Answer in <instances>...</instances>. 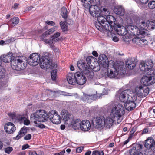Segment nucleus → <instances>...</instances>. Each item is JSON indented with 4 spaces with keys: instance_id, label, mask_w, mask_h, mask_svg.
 Instances as JSON below:
<instances>
[{
    "instance_id": "obj_1",
    "label": "nucleus",
    "mask_w": 155,
    "mask_h": 155,
    "mask_svg": "<svg viewBox=\"0 0 155 155\" xmlns=\"http://www.w3.org/2000/svg\"><path fill=\"white\" fill-rule=\"evenodd\" d=\"M140 22L139 23H137V26L127 23V24H125V27L124 26L118 27L116 31L118 35L123 36V38L124 41L128 42L130 40V39L132 38V36L140 35H144L147 34V30L142 26L144 28H147L149 30L155 28V20H149L146 22L144 21Z\"/></svg>"
},
{
    "instance_id": "obj_2",
    "label": "nucleus",
    "mask_w": 155,
    "mask_h": 155,
    "mask_svg": "<svg viewBox=\"0 0 155 155\" xmlns=\"http://www.w3.org/2000/svg\"><path fill=\"white\" fill-rule=\"evenodd\" d=\"M108 110L110 113L109 116L106 118L97 117L93 122L96 128L109 129L113 126L116 120L121 121V117L125 113L124 108L121 104H117L114 106L110 105Z\"/></svg>"
},
{
    "instance_id": "obj_3",
    "label": "nucleus",
    "mask_w": 155,
    "mask_h": 155,
    "mask_svg": "<svg viewBox=\"0 0 155 155\" xmlns=\"http://www.w3.org/2000/svg\"><path fill=\"white\" fill-rule=\"evenodd\" d=\"M31 119L35 124L38 121L45 122L49 118L53 124H58L61 122V117L55 110H51L47 114L44 110H39L31 114Z\"/></svg>"
},
{
    "instance_id": "obj_4",
    "label": "nucleus",
    "mask_w": 155,
    "mask_h": 155,
    "mask_svg": "<svg viewBox=\"0 0 155 155\" xmlns=\"http://www.w3.org/2000/svg\"><path fill=\"white\" fill-rule=\"evenodd\" d=\"M153 63L151 60L146 62L141 61L139 65L140 70L148 75L144 76L141 79V82L144 85L148 86L155 83V71L152 68Z\"/></svg>"
},
{
    "instance_id": "obj_5",
    "label": "nucleus",
    "mask_w": 155,
    "mask_h": 155,
    "mask_svg": "<svg viewBox=\"0 0 155 155\" xmlns=\"http://www.w3.org/2000/svg\"><path fill=\"white\" fill-rule=\"evenodd\" d=\"M119 99L121 102L124 103V109L128 111L134 110L136 106L135 101L137 99V96L134 93L130 90H125L121 92L119 94ZM120 104V103H119Z\"/></svg>"
},
{
    "instance_id": "obj_6",
    "label": "nucleus",
    "mask_w": 155,
    "mask_h": 155,
    "mask_svg": "<svg viewBox=\"0 0 155 155\" xmlns=\"http://www.w3.org/2000/svg\"><path fill=\"white\" fill-rule=\"evenodd\" d=\"M105 68L107 70V75L110 78H115L118 75L120 77L126 73V67L124 63L119 61L115 63L113 61H110L109 67Z\"/></svg>"
},
{
    "instance_id": "obj_7",
    "label": "nucleus",
    "mask_w": 155,
    "mask_h": 155,
    "mask_svg": "<svg viewBox=\"0 0 155 155\" xmlns=\"http://www.w3.org/2000/svg\"><path fill=\"white\" fill-rule=\"evenodd\" d=\"M93 57L91 56L87 57V64L83 60H80L77 62V66L79 70L83 71L84 73L90 78H92L94 75L93 71H97L100 69L99 67H98L96 70L95 69V67L91 64V59Z\"/></svg>"
},
{
    "instance_id": "obj_8",
    "label": "nucleus",
    "mask_w": 155,
    "mask_h": 155,
    "mask_svg": "<svg viewBox=\"0 0 155 155\" xmlns=\"http://www.w3.org/2000/svg\"><path fill=\"white\" fill-rule=\"evenodd\" d=\"M25 61V57L16 58L14 59H13V61L11 62V67L13 69L17 71L23 70L27 66Z\"/></svg>"
},
{
    "instance_id": "obj_9",
    "label": "nucleus",
    "mask_w": 155,
    "mask_h": 155,
    "mask_svg": "<svg viewBox=\"0 0 155 155\" xmlns=\"http://www.w3.org/2000/svg\"><path fill=\"white\" fill-rule=\"evenodd\" d=\"M107 10L106 8H103V12H101V14L97 16V22L95 23V26L97 29L100 31L102 32L103 31L104 28V25L106 23V13Z\"/></svg>"
},
{
    "instance_id": "obj_10",
    "label": "nucleus",
    "mask_w": 155,
    "mask_h": 155,
    "mask_svg": "<svg viewBox=\"0 0 155 155\" xmlns=\"http://www.w3.org/2000/svg\"><path fill=\"white\" fill-rule=\"evenodd\" d=\"M40 55L39 54H31L28 61V64L31 66H35L37 65L40 61Z\"/></svg>"
},
{
    "instance_id": "obj_11",
    "label": "nucleus",
    "mask_w": 155,
    "mask_h": 155,
    "mask_svg": "<svg viewBox=\"0 0 155 155\" xmlns=\"http://www.w3.org/2000/svg\"><path fill=\"white\" fill-rule=\"evenodd\" d=\"M51 62L50 58L48 56H43L40 59V67L42 69H48L50 67Z\"/></svg>"
},
{
    "instance_id": "obj_12",
    "label": "nucleus",
    "mask_w": 155,
    "mask_h": 155,
    "mask_svg": "<svg viewBox=\"0 0 155 155\" xmlns=\"http://www.w3.org/2000/svg\"><path fill=\"white\" fill-rule=\"evenodd\" d=\"M116 19L112 15H109L106 17V23L104 25V29L107 31H110L111 29L112 24L113 23L115 24Z\"/></svg>"
},
{
    "instance_id": "obj_13",
    "label": "nucleus",
    "mask_w": 155,
    "mask_h": 155,
    "mask_svg": "<svg viewBox=\"0 0 155 155\" xmlns=\"http://www.w3.org/2000/svg\"><path fill=\"white\" fill-rule=\"evenodd\" d=\"M99 64L104 68H108L110 65V61H108L107 56L104 54L99 55L98 58Z\"/></svg>"
},
{
    "instance_id": "obj_14",
    "label": "nucleus",
    "mask_w": 155,
    "mask_h": 155,
    "mask_svg": "<svg viewBox=\"0 0 155 155\" xmlns=\"http://www.w3.org/2000/svg\"><path fill=\"white\" fill-rule=\"evenodd\" d=\"M75 78L76 79V84L80 85H83L86 81V78L82 74L79 72L75 73Z\"/></svg>"
},
{
    "instance_id": "obj_15",
    "label": "nucleus",
    "mask_w": 155,
    "mask_h": 155,
    "mask_svg": "<svg viewBox=\"0 0 155 155\" xmlns=\"http://www.w3.org/2000/svg\"><path fill=\"white\" fill-rule=\"evenodd\" d=\"M89 12L92 16L94 17H96L101 14V12H102V11L97 5H91L89 8Z\"/></svg>"
},
{
    "instance_id": "obj_16",
    "label": "nucleus",
    "mask_w": 155,
    "mask_h": 155,
    "mask_svg": "<svg viewBox=\"0 0 155 155\" xmlns=\"http://www.w3.org/2000/svg\"><path fill=\"white\" fill-rule=\"evenodd\" d=\"M91 128V124L89 120H86L81 121L80 128L82 131H88L90 130Z\"/></svg>"
},
{
    "instance_id": "obj_17",
    "label": "nucleus",
    "mask_w": 155,
    "mask_h": 155,
    "mask_svg": "<svg viewBox=\"0 0 155 155\" xmlns=\"http://www.w3.org/2000/svg\"><path fill=\"white\" fill-rule=\"evenodd\" d=\"M132 42L140 47L145 46L148 45L147 41L145 39L139 37H135L132 39Z\"/></svg>"
},
{
    "instance_id": "obj_18",
    "label": "nucleus",
    "mask_w": 155,
    "mask_h": 155,
    "mask_svg": "<svg viewBox=\"0 0 155 155\" xmlns=\"http://www.w3.org/2000/svg\"><path fill=\"white\" fill-rule=\"evenodd\" d=\"M144 146L148 149H151L155 152L154 140L151 137H148L146 140Z\"/></svg>"
},
{
    "instance_id": "obj_19",
    "label": "nucleus",
    "mask_w": 155,
    "mask_h": 155,
    "mask_svg": "<svg viewBox=\"0 0 155 155\" xmlns=\"http://www.w3.org/2000/svg\"><path fill=\"white\" fill-rule=\"evenodd\" d=\"M5 130L6 132L9 134L13 133L16 130V127L12 123L9 122L5 125Z\"/></svg>"
},
{
    "instance_id": "obj_20",
    "label": "nucleus",
    "mask_w": 155,
    "mask_h": 155,
    "mask_svg": "<svg viewBox=\"0 0 155 155\" xmlns=\"http://www.w3.org/2000/svg\"><path fill=\"white\" fill-rule=\"evenodd\" d=\"M61 115L63 118V120L65 123L70 124V122L71 120L70 117V114L67 111L65 110H63L61 112Z\"/></svg>"
},
{
    "instance_id": "obj_21",
    "label": "nucleus",
    "mask_w": 155,
    "mask_h": 155,
    "mask_svg": "<svg viewBox=\"0 0 155 155\" xmlns=\"http://www.w3.org/2000/svg\"><path fill=\"white\" fill-rule=\"evenodd\" d=\"M13 56L12 52H9L6 54L2 55L0 57V59L3 62L8 63L13 61Z\"/></svg>"
},
{
    "instance_id": "obj_22",
    "label": "nucleus",
    "mask_w": 155,
    "mask_h": 155,
    "mask_svg": "<svg viewBox=\"0 0 155 155\" xmlns=\"http://www.w3.org/2000/svg\"><path fill=\"white\" fill-rule=\"evenodd\" d=\"M98 98L96 94L88 95L86 94H84L82 97V100L87 102H90V100H94Z\"/></svg>"
},
{
    "instance_id": "obj_23",
    "label": "nucleus",
    "mask_w": 155,
    "mask_h": 155,
    "mask_svg": "<svg viewBox=\"0 0 155 155\" xmlns=\"http://www.w3.org/2000/svg\"><path fill=\"white\" fill-rule=\"evenodd\" d=\"M67 80L70 84L72 85L76 84V81L75 78V73L74 74L72 73L68 74L67 76Z\"/></svg>"
},
{
    "instance_id": "obj_24",
    "label": "nucleus",
    "mask_w": 155,
    "mask_h": 155,
    "mask_svg": "<svg viewBox=\"0 0 155 155\" xmlns=\"http://www.w3.org/2000/svg\"><path fill=\"white\" fill-rule=\"evenodd\" d=\"M81 121L80 119L73 120L70 123V126L74 130H77L80 127Z\"/></svg>"
},
{
    "instance_id": "obj_25",
    "label": "nucleus",
    "mask_w": 155,
    "mask_h": 155,
    "mask_svg": "<svg viewBox=\"0 0 155 155\" xmlns=\"http://www.w3.org/2000/svg\"><path fill=\"white\" fill-rule=\"evenodd\" d=\"M126 64L128 69L130 70L133 69L136 65L135 61L134 58L128 59Z\"/></svg>"
},
{
    "instance_id": "obj_26",
    "label": "nucleus",
    "mask_w": 155,
    "mask_h": 155,
    "mask_svg": "<svg viewBox=\"0 0 155 155\" xmlns=\"http://www.w3.org/2000/svg\"><path fill=\"white\" fill-rule=\"evenodd\" d=\"M140 147H133L130 150V155H143L140 151Z\"/></svg>"
},
{
    "instance_id": "obj_27",
    "label": "nucleus",
    "mask_w": 155,
    "mask_h": 155,
    "mask_svg": "<svg viewBox=\"0 0 155 155\" xmlns=\"http://www.w3.org/2000/svg\"><path fill=\"white\" fill-rule=\"evenodd\" d=\"M124 9L121 6H117L114 10L115 14L120 16H122L124 15Z\"/></svg>"
},
{
    "instance_id": "obj_28",
    "label": "nucleus",
    "mask_w": 155,
    "mask_h": 155,
    "mask_svg": "<svg viewBox=\"0 0 155 155\" xmlns=\"http://www.w3.org/2000/svg\"><path fill=\"white\" fill-rule=\"evenodd\" d=\"M26 130L25 128L23 127L20 130L18 135L16 136L15 139L18 140L22 137L26 133Z\"/></svg>"
},
{
    "instance_id": "obj_29",
    "label": "nucleus",
    "mask_w": 155,
    "mask_h": 155,
    "mask_svg": "<svg viewBox=\"0 0 155 155\" xmlns=\"http://www.w3.org/2000/svg\"><path fill=\"white\" fill-rule=\"evenodd\" d=\"M19 19L18 17H14L11 18L9 21V25L13 27L17 24L19 22Z\"/></svg>"
},
{
    "instance_id": "obj_30",
    "label": "nucleus",
    "mask_w": 155,
    "mask_h": 155,
    "mask_svg": "<svg viewBox=\"0 0 155 155\" xmlns=\"http://www.w3.org/2000/svg\"><path fill=\"white\" fill-rule=\"evenodd\" d=\"M60 35V33L57 32L55 33L52 37V42L54 43L55 42L58 41L59 39L58 38Z\"/></svg>"
},
{
    "instance_id": "obj_31",
    "label": "nucleus",
    "mask_w": 155,
    "mask_h": 155,
    "mask_svg": "<svg viewBox=\"0 0 155 155\" xmlns=\"http://www.w3.org/2000/svg\"><path fill=\"white\" fill-rule=\"evenodd\" d=\"M19 120L23 121L24 124L25 125H29L30 123L29 120L25 117H21L19 118Z\"/></svg>"
},
{
    "instance_id": "obj_32",
    "label": "nucleus",
    "mask_w": 155,
    "mask_h": 155,
    "mask_svg": "<svg viewBox=\"0 0 155 155\" xmlns=\"http://www.w3.org/2000/svg\"><path fill=\"white\" fill-rule=\"evenodd\" d=\"M60 24L61 28L63 31H65L68 30L67 26L64 21H61Z\"/></svg>"
},
{
    "instance_id": "obj_33",
    "label": "nucleus",
    "mask_w": 155,
    "mask_h": 155,
    "mask_svg": "<svg viewBox=\"0 0 155 155\" xmlns=\"http://www.w3.org/2000/svg\"><path fill=\"white\" fill-rule=\"evenodd\" d=\"M61 15L63 18H66L67 16V10L65 7H63L61 9Z\"/></svg>"
},
{
    "instance_id": "obj_34",
    "label": "nucleus",
    "mask_w": 155,
    "mask_h": 155,
    "mask_svg": "<svg viewBox=\"0 0 155 155\" xmlns=\"http://www.w3.org/2000/svg\"><path fill=\"white\" fill-rule=\"evenodd\" d=\"M148 7L150 9H154L155 8V1H150L148 4Z\"/></svg>"
},
{
    "instance_id": "obj_35",
    "label": "nucleus",
    "mask_w": 155,
    "mask_h": 155,
    "mask_svg": "<svg viewBox=\"0 0 155 155\" xmlns=\"http://www.w3.org/2000/svg\"><path fill=\"white\" fill-rule=\"evenodd\" d=\"M57 70L56 69L53 70L51 72V78L52 80H55L56 78Z\"/></svg>"
},
{
    "instance_id": "obj_36",
    "label": "nucleus",
    "mask_w": 155,
    "mask_h": 155,
    "mask_svg": "<svg viewBox=\"0 0 155 155\" xmlns=\"http://www.w3.org/2000/svg\"><path fill=\"white\" fill-rule=\"evenodd\" d=\"M83 6L87 7L90 4L91 0H81Z\"/></svg>"
},
{
    "instance_id": "obj_37",
    "label": "nucleus",
    "mask_w": 155,
    "mask_h": 155,
    "mask_svg": "<svg viewBox=\"0 0 155 155\" xmlns=\"http://www.w3.org/2000/svg\"><path fill=\"white\" fill-rule=\"evenodd\" d=\"M46 92L48 94V96H55L57 93L55 91H53L49 90H47Z\"/></svg>"
},
{
    "instance_id": "obj_38",
    "label": "nucleus",
    "mask_w": 155,
    "mask_h": 155,
    "mask_svg": "<svg viewBox=\"0 0 155 155\" xmlns=\"http://www.w3.org/2000/svg\"><path fill=\"white\" fill-rule=\"evenodd\" d=\"M142 91H144V94H142V97H146L148 94L149 92V89L147 87H146L145 88H143V90H141Z\"/></svg>"
},
{
    "instance_id": "obj_39",
    "label": "nucleus",
    "mask_w": 155,
    "mask_h": 155,
    "mask_svg": "<svg viewBox=\"0 0 155 155\" xmlns=\"http://www.w3.org/2000/svg\"><path fill=\"white\" fill-rule=\"evenodd\" d=\"M5 70L2 67L0 68V79L3 78L4 76Z\"/></svg>"
},
{
    "instance_id": "obj_40",
    "label": "nucleus",
    "mask_w": 155,
    "mask_h": 155,
    "mask_svg": "<svg viewBox=\"0 0 155 155\" xmlns=\"http://www.w3.org/2000/svg\"><path fill=\"white\" fill-rule=\"evenodd\" d=\"M5 84L2 82H0V94H2L3 91L5 89V87H6Z\"/></svg>"
},
{
    "instance_id": "obj_41",
    "label": "nucleus",
    "mask_w": 155,
    "mask_h": 155,
    "mask_svg": "<svg viewBox=\"0 0 155 155\" xmlns=\"http://www.w3.org/2000/svg\"><path fill=\"white\" fill-rule=\"evenodd\" d=\"M58 92L61 95L64 96H72L73 95L72 94L67 93L66 92L59 91Z\"/></svg>"
},
{
    "instance_id": "obj_42",
    "label": "nucleus",
    "mask_w": 155,
    "mask_h": 155,
    "mask_svg": "<svg viewBox=\"0 0 155 155\" xmlns=\"http://www.w3.org/2000/svg\"><path fill=\"white\" fill-rule=\"evenodd\" d=\"M13 150V148L11 147H8L5 149V152L8 154H9Z\"/></svg>"
},
{
    "instance_id": "obj_43",
    "label": "nucleus",
    "mask_w": 155,
    "mask_h": 155,
    "mask_svg": "<svg viewBox=\"0 0 155 155\" xmlns=\"http://www.w3.org/2000/svg\"><path fill=\"white\" fill-rule=\"evenodd\" d=\"M142 86H140L139 87H137L135 88V93L139 97V93H140V90L142 87Z\"/></svg>"
},
{
    "instance_id": "obj_44",
    "label": "nucleus",
    "mask_w": 155,
    "mask_h": 155,
    "mask_svg": "<svg viewBox=\"0 0 155 155\" xmlns=\"http://www.w3.org/2000/svg\"><path fill=\"white\" fill-rule=\"evenodd\" d=\"M137 3H141L142 4H146L149 0H135Z\"/></svg>"
},
{
    "instance_id": "obj_45",
    "label": "nucleus",
    "mask_w": 155,
    "mask_h": 155,
    "mask_svg": "<svg viewBox=\"0 0 155 155\" xmlns=\"http://www.w3.org/2000/svg\"><path fill=\"white\" fill-rule=\"evenodd\" d=\"M31 120L32 121H33L34 124H36V127H39L40 128H45V126L44 124H38V122H40V121H38V123H37V124H35L34 122V121L33 120H32L31 119Z\"/></svg>"
},
{
    "instance_id": "obj_46",
    "label": "nucleus",
    "mask_w": 155,
    "mask_h": 155,
    "mask_svg": "<svg viewBox=\"0 0 155 155\" xmlns=\"http://www.w3.org/2000/svg\"><path fill=\"white\" fill-rule=\"evenodd\" d=\"M45 23L51 26L54 25L55 24V23L54 21H45Z\"/></svg>"
},
{
    "instance_id": "obj_47",
    "label": "nucleus",
    "mask_w": 155,
    "mask_h": 155,
    "mask_svg": "<svg viewBox=\"0 0 155 155\" xmlns=\"http://www.w3.org/2000/svg\"><path fill=\"white\" fill-rule=\"evenodd\" d=\"M8 116L12 119H15L16 117L15 114L13 113H10L8 114Z\"/></svg>"
},
{
    "instance_id": "obj_48",
    "label": "nucleus",
    "mask_w": 155,
    "mask_h": 155,
    "mask_svg": "<svg viewBox=\"0 0 155 155\" xmlns=\"http://www.w3.org/2000/svg\"><path fill=\"white\" fill-rule=\"evenodd\" d=\"M51 34V33L50 32V31L48 30L42 35V37H46Z\"/></svg>"
},
{
    "instance_id": "obj_49",
    "label": "nucleus",
    "mask_w": 155,
    "mask_h": 155,
    "mask_svg": "<svg viewBox=\"0 0 155 155\" xmlns=\"http://www.w3.org/2000/svg\"><path fill=\"white\" fill-rule=\"evenodd\" d=\"M58 26H56L53 27L52 28L49 29V30L50 31V32L51 33V34L54 32L58 28Z\"/></svg>"
},
{
    "instance_id": "obj_50",
    "label": "nucleus",
    "mask_w": 155,
    "mask_h": 155,
    "mask_svg": "<svg viewBox=\"0 0 155 155\" xmlns=\"http://www.w3.org/2000/svg\"><path fill=\"white\" fill-rule=\"evenodd\" d=\"M84 149V147H79L76 149V152L78 153H81Z\"/></svg>"
},
{
    "instance_id": "obj_51",
    "label": "nucleus",
    "mask_w": 155,
    "mask_h": 155,
    "mask_svg": "<svg viewBox=\"0 0 155 155\" xmlns=\"http://www.w3.org/2000/svg\"><path fill=\"white\" fill-rule=\"evenodd\" d=\"M31 135L30 134H28L25 136V137H24V139L25 140H27L31 139Z\"/></svg>"
},
{
    "instance_id": "obj_52",
    "label": "nucleus",
    "mask_w": 155,
    "mask_h": 155,
    "mask_svg": "<svg viewBox=\"0 0 155 155\" xmlns=\"http://www.w3.org/2000/svg\"><path fill=\"white\" fill-rule=\"evenodd\" d=\"M65 153V150H63L59 153H55L54 155H64Z\"/></svg>"
},
{
    "instance_id": "obj_53",
    "label": "nucleus",
    "mask_w": 155,
    "mask_h": 155,
    "mask_svg": "<svg viewBox=\"0 0 155 155\" xmlns=\"http://www.w3.org/2000/svg\"><path fill=\"white\" fill-rule=\"evenodd\" d=\"M29 155H37L35 151H30L29 152Z\"/></svg>"
},
{
    "instance_id": "obj_54",
    "label": "nucleus",
    "mask_w": 155,
    "mask_h": 155,
    "mask_svg": "<svg viewBox=\"0 0 155 155\" xmlns=\"http://www.w3.org/2000/svg\"><path fill=\"white\" fill-rule=\"evenodd\" d=\"M41 39L45 42L46 43L49 44L50 45V44L51 43L49 41V40L47 39H44L42 38V37L41 38Z\"/></svg>"
},
{
    "instance_id": "obj_55",
    "label": "nucleus",
    "mask_w": 155,
    "mask_h": 155,
    "mask_svg": "<svg viewBox=\"0 0 155 155\" xmlns=\"http://www.w3.org/2000/svg\"><path fill=\"white\" fill-rule=\"evenodd\" d=\"M29 147V145L28 144L23 145L22 147V150H25Z\"/></svg>"
},
{
    "instance_id": "obj_56",
    "label": "nucleus",
    "mask_w": 155,
    "mask_h": 155,
    "mask_svg": "<svg viewBox=\"0 0 155 155\" xmlns=\"http://www.w3.org/2000/svg\"><path fill=\"white\" fill-rule=\"evenodd\" d=\"M141 90H143V87H142V88L140 90V93H139V97H142V95L143 94H144V91H141Z\"/></svg>"
},
{
    "instance_id": "obj_57",
    "label": "nucleus",
    "mask_w": 155,
    "mask_h": 155,
    "mask_svg": "<svg viewBox=\"0 0 155 155\" xmlns=\"http://www.w3.org/2000/svg\"><path fill=\"white\" fill-rule=\"evenodd\" d=\"M92 54L95 57H97L98 56V53L97 52L95 51H94L93 52H92Z\"/></svg>"
},
{
    "instance_id": "obj_58",
    "label": "nucleus",
    "mask_w": 155,
    "mask_h": 155,
    "mask_svg": "<svg viewBox=\"0 0 155 155\" xmlns=\"http://www.w3.org/2000/svg\"><path fill=\"white\" fill-rule=\"evenodd\" d=\"M119 39L117 37H114L113 38V40L114 42H117L118 41Z\"/></svg>"
},
{
    "instance_id": "obj_59",
    "label": "nucleus",
    "mask_w": 155,
    "mask_h": 155,
    "mask_svg": "<svg viewBox=\"0 0 155 155\" xmlns=\"http://www.w3.org/2000/svg\"><path fill=\"white\" fill-rule=\"evenodd\" d=\"M98 151L97 150L94 151L93 152L92 155H98Z\"/></svg>"
},
{
    "instance_id": "obj_60",
    "label": "nucleus",
    "mask_w": 155,
    "mask_h": 155,
    "mask_svg": "<svg viewBox=\"0 0 155 155\" xmlns=\"http://www.w3.org/2000/svg\"><path fill=\"white\" fill-rule=\"evenodd\" d=\"M51 68H56L57 67V65L55 64H52V66H50Z\"/></svg>"
},
{
    "instance_id": "obj_61",
    "label": "nucleus",
    "mask_w": 155,
    "mask_h": 155,
    "mask_svg": "<svg viewBox=\"0 0 155 155\" xmlns=\"http://www.w3.org/2000/svg\"><path fill=\"white\" fill-rule=\"evenodd\" d=\"M148 130L147 128L144 129L142 133L143 134H146L148 132Z\"/></svg>"
},
{
    "instance_id": "obj_62",
    "label": "nucleus",
    "mask_w": 155,
    "mask_h": 155,
    "mask_svg": "<svg viewBox=\"0 0 155 155\" xmlns=\"http://www.w3.org/2000/svg\"><path fill=\"white\" fill-rule=\"evenodd\" d=\"M19 5L17 3H15L14 5L12 8H14L16 9L17 8Z\"/></svg>"
},
{
    "instance_id": "obj_63",
    "label": "nucleus",
    "mask_w": 155,
    "mask_h": 155,
    "mask_svg": "<svg viewBox=\"0 0 155 155\" xmlns=\"http://www.w3.org/2000/svg\"><path fill=\"white\" fill-rule=\"evenodd\" d=\"M60 128L62 130H63L65 129V126L64 125H61L60 126Z\"/></svg>"
},
{
    "instance_id": "obj_64",
    "label": "nucleus",
    "mask_w": 155,
    "mask_h": 155,
    "mask_svg": "<svg viewBox=\"0 0 155 155\" xmlns=\"http://www.w3.org/2000/svg\"><path fill=\"white\" fill-rule=\"evenodd\" d=\"M98 155H104L103 152L102 151H98Z\"/></svg>"
}]
</instances>
